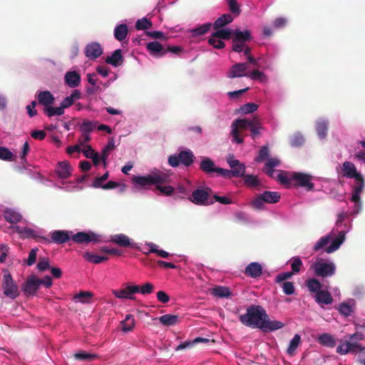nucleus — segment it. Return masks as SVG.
<instances>
[{
	"label": "nucleus",
	"mask_w": 365,
	"mask_h": 365,
	"mask_svg": "<svg viewBox=\"0 0 365 365\" xmlns=\"http://www.w3.org/2000/svg\"><path fill=\"white\" fill-rule=\"evenodd\" d=\"M132 182L140 188L148 189L150 185L170 183V176L158 170L145 176L134 175L132 177Z\"/></svg>",
	"instance_id": "1"
},
{
	"label": "nucleus",
	"mask_w": 365,
	"mask_h": 365,
	"mask_svg": "<svg viewBox=\"0 0 365 365\" xmlns=\"http://www.w3.org/2000/svg\"><path fill=\"white\" fill-rule=\"evenodd\" d=\"M269 317L267 312L260 305H251L247 309V313L240 316V323L247 327L258 324Z\"/></svg>",
	"instance_id": "2"
},
{
	"label": "nucleus",
	"mask_w": 365,
	"mask_h": 365,
	"mask_svg": "<svg viewBox=\"0 0 365 365\" xmlns=\"http://www.w3.org/2000/svg\"><path fill=\"white\" fill-rule=\"evenodd\" d=\"M312 269L314 274L322 278H327L334 275L336 267L332 262H327L322 259H318L312 264Z\"/></svg>",
	"instance_id": "3"
},
{
	"label": "nucleus",
	"mask_w": 365,
	"mask_h": 365,
	"mask_svg": "<svg viewBox=\"0 0 365 365\" xmlns=\"http://www.w3.org/2000/svg\"><path fill=\"white\" fill-rule=\"evenodd\" d=\"M232 51L241 53L245 43L251 40V33L249 30L241 31L240 29L233 30L232 36Z\"/></svg>",
	"instance_id": "4"
},
{
	"label": "nucleus",
	"mask_w": 365,
	"mask_h": 365,
	"mask_svg": "<svg viewBox=\"0 0 365 365\" xmlns=\"http://www.w3.org/2000/svg\"><path fill=\"white\" fill-rule=\"evenodd\" d=\"M194 155L191 150H181L178 155H172L169 156L168 163L173 168L178 167L180 163L189 167L193 163Z\"/></svg>",
	"instance_id": "5"
},
{
	"label": "nucleus",
	"mask_w": 365,
	"mask_h": 365,
	"mask_svg": "<svg viewBox=\"0 0 365 365\" xmlns=\"http://www.w3.org/2000/svg\"><path fill=\"white\" fill-rule=\"evenodd\" d=\"M354 183L351 187V198L350 200L354 202V212L359 213V210H361L362 202L360 200V195L364 192V180L363 178H354Z\"/></svg>",
	"instance_id": "6"
},
{
	"label": "nucleus",
	"mask_w": 365,
	"mask_h": 365,
	"mask_svg": "<svg viewBox=\"0 0 365 365\" xmlns=\"http://www.w3.org/2000/svg\"><path fill=\"white\" fill-rule=\"evenodd\" d=\"M212 191L209 187L197 188L191 194L190 202L198 205H207L213 203L212 199L210 198Z\"/></svg>",
	"instance_id": "7"
},
{
	"label": "nucleus",
	"mask_w": 365,
	"mask_h": 365,
	"mask_svg": "<svg viewBox=\"0 0 365 365\" xmlns=\"http://www.w3.org/2000/svg\"><path fill=\"white\" fill-rule=\"evenodd\" d=\"M1 288L4 290V294L6 297L15 299L19 296L18 286L14 282L11 274L8 272L4 274L3 284Z\"/></svg>",
	"instance_id": "8"
},
{
	"label": "nucleus",
	"mask_w": 365,
	"mask_h": 365,
	"mask_svg": "<svg viewBox=\"0 0 365 365\" xmlns=\"http://www.w3.org/2000/svg\"><path fill=\"white\" fill-rule=\"evenodd\" d=\"M291 180L294 182V185H293L294 187H302L309 191L312 190L314 187V185L310 181L312 176L304 173H292Z\"/></svg>",
	"instance_id": "9"
},
{
	"label": "nucleus",
	"mask_w": 365,
	"mask_h": 365,
	"mask_svg": "<svg viewBox=\"0 0 365 365\" xmlns=\"http://www.w3.org/2000/svg\"><path fill=\"white\" fill-rule=\"evenodd\" d=\"M282 327H284L283 322L278 320H271L269 317L262 320L259 324L252 327V328L259 329L266 333L277 331Z\"/></svg>",
	"instance_id": "10"
},
{
	"label": "nucleus",
	"mask_w": 365,
	"mask_h": 365,
	"mask_svg": "<svg viewBox=\"0 0 365 365\" xmlns=\"http://www.w3.org/2000/svg\"><path fill=\"white\" fill-rule=\"evenodd\" d=\"M40 240L43 243L54 242L58 245H62L70 240V234L65 230H54L51 232V239L48 237H40Z\"/></svg>",
	"instance_id": "11"
},
{
	"label": "nucleus",
	"mask_w": 365,
	"mask_h": 365,
	"mask_svg": "<svg viewBox=\"0 0 365 365\" xmlns=\"http://www.w3.org/2000/svg\"><path fill=\"white\" fill-rule=\"evenodd\" d=\"M72 240L80 244L98 243L101 242V236L93 232H78L73 235Z\"/></svg>",
	"instance_id": "12"
},
{
	"label": "nucleus",
	"mask_w": 365,
	"mask_h": 365,
	"mask_svg": "<svg viewBox=\"0 0 365 365\" xmlns=\"http://www.w3.org/2000/svg\"><path fill=\"white\" fill-rule=\"evenodd\" d=\"M112 293L118 299H134L133 295L138 293L137 285H126L121 289H113Z\"/></svg>",
	"instance_id": "13"
},
{
	"label": "nucleus",
	"mask_w": 365,
	"mask_h": 365,
	"mask_svg": "<svg viewBox=\"0 0 365 365\" xmlns=\"http://www.w3.org/2000/svg\"><path fill=\"white\" fill-rule=\"evenodd\" d=\"M247 68V63H237L230 67V69L227 72V78L233 79L245 77L248 73Z\"/></svg>",
	"instance_id": "14"
},
{
	"label": "nucleus",
	"mask_w": 365,
	"mask_h": 365,
	"mask_svg": "<svg viewBox=\"0 0 365 365\" xmlns=\"http://www.w3.org/2000/svg\"><path fill=\"white\" fill-rule=\"evenodd\" d=\"M84 54L86 58L90 60H96L100 57L102 54V48L101 44L97 42H91L86 46L84 48Z\"/></svg>",
	"instance_id": "15"
},
{
	"label": "nucleus",
	"mask_w": 365,
	"mask_h": 365,
	"mask_svg": "<svg viewBox=\"0 0 365 365\" xmlns=\"http://www.w3.org/2000/svg\"><path fill=\"white\" fill-rule=\"evenodd\" d=\"M342 175L349 179H354L359 178H363L356 170V168L354 164L351 161H345L342 164Z\"/></svg>",
	"instance_id": "16"
},
{
	"label": "nucleus",
	"mask_w": 365,
	"mask_h": 365,
	"mask_svg": "<svg viewBox=\"0 0 365 365\" xmlns=\"http://www.w3.org/2000/svg\"><path fill=\"white\" fill-rule=\"evenodd\" d=\"M227 163L231 168V172H239L238 178L245 175V165L242 163L234 158L233 155L227 157Z\"/></svg>",
	"instance_id": "17"
},
{
	"label": "nucleus",
	"mask_w": 365,
	"mask_h": 365,
	"mask_svg": "<svg viewBox=\"0 0 365 365\" xmlns=\"http://www.w3.org/2000/svg\"><path fill=\"white\" fill-rule=\"evenodd\" d=\"M41 285L37 283V281H35V275H31L27 278L25 283L23 284L22 289L24 293L34 295L36 292L39 289Z\"/></svg>",
	"instance_id": "18"
},
{
	"label": "nucleus",
	"mask_w": 365,
	"mask_h": 365,
	"mask_svg": "<svg viewBox=\"0 0 365 365\" xmlns=\"http://www.w3.org/2000/svg\"><path fill=\"white\" fill-rule=\"evenodd\" d=\"M146 49L150 55L157 58L162 57L165 54V47L157 41L146 44Z\"/></svg>",
	"instance_id": "19"
},
{
	"label": "nucleus",
	"mask_w": 365,
	"mask_h": 365,
	"mask_svg": "<svg viewBox=\"0 0 365 365\" xmlns=\"http://www.w3.org/2000/svg\"><path fill=\"white\" fill-rule=\"evenodd\" d=\"M56 173L60 179H66L70 177L71 167L67 161L58 162L56 168Z\"/></svg>",
	"instance_id": "20"
},
{
	"label": "nucleus",
	"mask_w": 365,
	"mask_h": 365,
	"mask_svg": "<svg viewBox=\"0 0 365 365\" xmlns=\"http://www.w3.org/2000/svg\"><path fill=\"white\" fill-rule=\"evenodd\" d=\"M245 274L250 278H259L262 274V265L258 262H250L245 267Z\"/></svg>",
	"instance_id": "21"
},
{
	"label": "nucleus",
	"mask_w": 365,
	"mask_h": 365,
	"mask_svg": "<svg viewBox=\"0 0 365 365\" xmlns=\"http://www.w3.org/2000/svg\"><path fill=\"white\" fill-rule=\"evenodd\" d=\"M314 301L322 307L324 305L331 304L333 297L328 291H321L314 294Z\"/></svg>",
	"instance_id": "22"
},
{
	"label": "nucleus",
	"mask_w": 365,
	"mask_h": 365,
	"mask_svg": "<svg viewBox=\"0 0 365 365\" xmlns=\"http://www.w3.org/2000/svg\"><path fill=\"white\" fill-rule=\"evenodd\" d=\"M257 197L266 201V203H277L281 199V195L276 191H265L260 195H257Z\"/></svg>",
	"instance_id": "23"
},
{
	"label": "nucleus",
	"mask_w": 365,
	"mask_h": 365,
	"mask_svg": "<svg viewBox=\"0 0 365 365\" xmlns=\"http://www.w3.org/2000/svg\"><path fill=\"white\" fill-rule=\"evenodd\" d=\"M110 242L124 248L132 247L130 238L125 234H115L110 237Z\"/></svg>",
	"instance_id": "24"
},
{
	"label": "nucleus",
	"mask_w": 365,
	"mask_h": 365,
	"mask_svg": "<svg viewBox=\"0 0 365 365\" xmlns=\"http://www.w3.org/2000/svg\"><path fill=\"white\" fill-rule=\"evenodd\" d=\"M37 101L38 104L47 107V106H51L54 103V97L52 93L48 91L39 92L37 94Z\"/></svg>",
	"instance_id": "25"
},
{
	"label": "nucleus",
	"mask_w": 365,
	"mask_h": 365,
	"mask_svg": "<svg viewBox=\"0 0 365 365\" xmlns=\"http://www.w3.org/2000/svg\"><path fill=\"white\" fill-rule=\"evenodd\" d=\"M81 77L76 71H68L65 75V82L70 88L79 86Z\"/></svg>",
	"instance_id": "26"
},
{
	"label": "nucleus",
	"mask_w": 365,
	"mask_h": 365,
	"mask_svg": "<svg viewBox=\"0 0 365 365\" xmlns=\"http://www.w3.org/2000/svg\"><path fill=\"white\" fill-rule=\"evenodd\" d=\"M4 218L6 222L11 224H15L21 222V215L19 212L13 209L6 208L4 211Z\"/></svg>",
	"instance_id": "27"
},
{
	"label": "nucleus",
	"mask_w": 365,
	"mask_h": 365,
	"mask_svg": "<svg viewBox=\"0 0 365 365\" xmlns=\"http://www.w3.org/2000/svg\"><path fill=\"white\" fill-rule=\"evenodd\" d=\"M232 15L233 14H225L220 16V17L215 21L214 24H212V26L214 27L215 29H220L226 26L233 21Z\"/></svg>",
	"instance_id": "28"
},
{
	"label": "nucleus",
	"mask_w": 365,
	"mask_h": 365,
	"mask_svg": "<svg viewBox=\"0 0 365 365\" xmlns=\"http://www.w3.org/2000/svg\"><path fill=\"white\" fill-rule=\"evenodd\" d=\"M123 56L122 51L120 48H118L114 52H113L112 55L108 56L106 58V63L110 64L115 67H117L123 63Z\"/></svg>",
	"instance_id": "29"
},
{
	"label": "nucleus",
	"mask_w": 365,
	"mask_h": 365,
	"mask_svg": "<svg viewBox=\"0 0 365 365\" xmlns=\"http://www.w3.org/2000/svg\"><path fill=\"white\" fill-rule=\"evenodd\" d=\"M98 125V122L96 120H83L80 125L79 130L81 134H91Z\"/></svg>",
	"instance_id": "30"
},
{
	"label": "nucleus",
	"mask_w": 365,
	"mask_h": 365,
	"mask_svg": "<svg viewBox=\"0 0 365 365\" xmlns=\"http://www.w3.org/2000/svg\"><path fill=\"white\" fill-rule=\"evenodd\" d=\"M216 30L217 31L212 32L210 38L230 40L231 39L232 35H233V31L230 30V29H218Z\"/></svg>",
	"instance_id": "31"
},
{
	"label": "nucleus",
	"mask_w": 365,
	"mask_h": 365,
	"mask_svg": "<svg viewBox=\"0 0 365 365\" xmlns=\"http://www.w3.org/2000/svg\"><path fill=\"white\" fill-rule=\"evenodd\" d=\"M219 168L215 166V163L210 158H205L200 162V169L202 172L210 174L213 173Z\"/></svg>",
	"instance_id": "32"
},
{
	"label": "nucleus",
	"mask_w": 365,
	"mask_h": 365,
	"mask_svg": "<svg viewBox=\"0 0 365 365\" xmlns=\"http://www.w3.org/2000/svg\"><path fill=\"white\" fill-rule=\"evenodd\" d=\"M211 28V23L207 22L204 24H202L195 29H192L189 30V33H190L191 36L197 37L200 36H202L210 31Z\"/></svg>",
	"instance_id": "33"
},
{
	"label": "nucleus",
	"mask_w": 365,
	"mask_h": 365,
	"mask_svg": "<svg viewBox=\"0 0 365 365\" xmlns=\"http://www.w3.org/2000/svg\"><path fill=\"white\" fill-rule=\"evenodd\" d=\"M158 321H160V324L167 327L175 326L179 322V317L167 314L158 317Z\"/></svg>",
	"instance_id": "34"
},
{
	"label": "nucleus",
	"mask_w": 365,
	"mask_h": 365,
	"mask_svg": "<svg viewBox=\"0 0 365 365\" xmlns=\"http://www.w3.org/2000/svg\"><path fill=\"white\" fill-rule=\"evenodd\" d=\"M81 93L79 90L73 91L70 96L63 98L62 103H61V107L68 108L73 104V103L80 99Z\"/></svg>",
	"instance_id": "35"
},
{
	"label": "nucleus",
	"mask_w": 365,
	"mask_h": 365,
	"mask_svg": "<svg viewBox=\"0 0 365 365\" xmlns=\"http://www.w3.org/2000/svg\"><path fill=\"white\" fill-rule=\"evenodd\" d=\"M83 258L86 261L96 264L107 262L108 259L106 256L96 255L88 252L83 253Z\"/></svg>",
	"instance_id": "36"
},
{
	"label": "nucleus",
	"mask_w": 365,
	"mask_h": 365,
	"mask_svg": "<svg viewBox=\"0 0 365 365\" xmlns=\"http://www.w3.org/2000/svg\"><path fill=\"white\" fill-rule=\"evenodd\" d=\"M210 293L218 298H229L231 296L229 288L223 286H216L210 290Z\"/></svg>",
	"instance_id": "37"
},
{
	"label": "nucleus",
	"mask_w": 365,
	"mask_h": 365,
	"mask_svg": "<svg viewBox=\"0 0 365 365\" xmlns=\"http://www.w3.org/2000/svg\"><path fill=\"white\" fill-rule=\"evenodd\" d=\"M17 231L19 234L22 235V237L26 238H33L36 240L37 242H41L40 238L42 237L41 236H39L37 235V232H36L34 230H33L30 227H17Z\"/></svg>",
	"instance_id": "38"
},
{
	"label": "nucleus",
	"mask_w": 365,
	"mask_h": 365,
	"mask_svg": "<svg viewBox=\"0 0 365 365\" xmlns=\"http://www.w3.org/2000/svg\"><path fill=\"white\" fill-rule=\"evenodd\" d=\"M327 125H329V121L327 120H319L316 123L317 134L321 139H324L327 136Z\"/></svg>",
	"instance_id": "39"
},
{
	"label": "nucleus",
	"mask_w": 365,
	"mask_h": 365,
	"mask_svg": "<svg viewBox=\"0 0 365 365\" xmlns=\"http://www.w3.org/2000/svg\"><path fill=\"white\" fill-rule=\"evenodd\" d=\"M200 342L207 343L208 339L202 338V337H197L192 341H185L182 344H179L178 346H177L176 351H181L183 349H189L191 347H192L195 344H196L197 343H200Z\"/></svg>",
	"instance_id": "40"
},
{
	"label": "nucleus",
	"mask_w": 365,
	"mask_h": 365,
	"mask_svg": "<svg viewBox=\"0 0 365 365\" xmlns=\"http://www.w3.org/2000/svg\"><path fill=\"white\" fill-rule=\"evenodd\" d=\"M128 35V27L125 24H119L115 28L114 36L115 38L123 41Z\"/></svg>",
	"instance_id": "41"
},
{
	"label": "nucleus",
	"mask_w": 365,
	"mask_h": 365,
	"mask_svg": "<svg viewBox=\"0 0 365 365\" xmlns=\"http://www.w3.org/2000/svg\"><path fill=\"white\" fill-rule=\"evenodd\" d=\"M307 289L312 293H317L319 292H327L326 290H322V284L317 279H309L307 281Z\"/></svg>",
	"instance_id": "42"
},
{
	"label": "nucleus",
	"mask_w": 365,
	"mask_h": 365,
	"mask_svg": "<svg viewBox=\"0 0 365 365\" xmlns=\"http://www.w3.org/2000/svg\"><path fill=\"white\" fill-rule=\"evenodd\" d=\"M231 128H232V130L236 129V130H243L245 129H250L252 128V125L246 120V118L237 119L233 121L232 125H231Z\"/></svg>",
	"instance_id": "43"
},
{
	"label": "nucleus",
	"mask_w": 365,
	"mask_h": 365,
	"mask_svg": "<svg viewBox=\"0 0 365 365\" xmlns=\"http://www.w3.org/2000/svg\"><path fill=\"white\" fill-rule=\"evenodd\" d=\"M122 331L124 332H130L132 331L135 325L134 317L131 314L126 315L125 319L122 321Z\"/></svg>",
	"instance_id": "44"
},
{
	"label": "nucleus",
	"mask_w": 365,
	"mask_h": 365,
	"mask_svg": "<svg viewBox=\"0 0 365 365\" xmlns=\"http://www.w3.org/2000/svg\"><path fill=\"white\" fill-rule=\"evenodd\" d=\"M64 109H66V108H63L61 106L52 107L51 106H47V107H44V112H46V114L48 118H51L55 115H63Z\"/></svg>",
	"instance_id": "45"
},
{
	"label": "nucleus",
	"mask_w": 365,
	"mask_h": 365,
	"mask_svg": "<svg viewBox=\"0 0 365 365\" xmlns=\"http://www.w3.org/2000/svg\"><path fill=\"white\" fill-rule=\"evenodd\" d=\"M344 242V235L343 234H340L339 236H338L335 240L332 241V243H331L330 246L326 247V252L327 253H331L336 250H338L340 247V245H342Z\"/></svg>",
	"instance_id": "46"
},
{
	"label": "nucleus",
	"mask_w": 365,
	"mask_h": 365,
	"mask_svg": "<svg viewBox=\"0 0 365 365\" xmlns=\"http://www.w3.org/2000/svg\"><path fill=\"white\" fill-rule=\"evenodd\" d=\"M227 5H228L229 11H230L231 15L235 16H238L240 15L241 9L240 5L238 4L237 0H226Z\"/></svg>",
	"instance_id": "47"
},
{
	"label": "nucleus",
	"mask_w": 365,
	"mask_h": 365,
	"mask_svg": "<svg viewBox=\"0 0 365 365\" xmlns=\"http://www.w3.org/2000/svg\"><path fill=\"white\" fill-rule=\"evenodd\" d=\"M319 343L322 346H327L328 347H334L336 343L333 336L328 334H323L319 336Z\"/></svg>",
	"instance_id": "48"
},
{
	"label": "nucleus",
	"mask_w": 365,
	"mask_h": 365,
	"mask_svg": "<svg viewBox=\"0 0 365 365\" xmlns=\"http://www.w3.org/2000/svg\"><path fill=\"white\" fill-rule=\"evenodd\" d=\"M115 149V143L113 140L108 141L107 145L103 147V150H101V161L103 162V165H106V160L108 159L109 155V152Z\"/></svg>",
	"instance_id": "49"
},
{
	"label": "nucleus",
	"mask_w": 365,
	"mask_h": 365,
	"mask_svg": "<svg viewBox=\"0 0 365 365\" xmlns=\"http://www.w3.org/2000/svg\"><path fill=\"white\" fill-rule=\"evenodd\" d=\"M299 344L300 335L295 334L294 336H293L292 339H291L289 346H288L287 354L289 356L294 355V353H295V351L296 349H297V347Z\"/></svg>",
	"instance_id": "50"
},
{
	"label": "nucleus",
	"mask_w": 365,
	"mask_h": 365,
	"mask_svg": "<svg viewBox=\"0 0 365 365\" xmlns=\"http://www.w3.org/2000/svg\"><path fill=\"white\" fill-rule=\"evenodd\" d=\"M345 346L349 347V354L365 353V347L356 342H346Z\"/></svg>",
	"instance_id": "51"
},
{
	"label": "nucleus",
	"mask_w": 365,
	"mask_h": 365,
	"mask_svg": "<svg viewBox=\"0 0 365 365\" xmlns=\"http://www.w3.org/2000/svg\"><path fill=\"white\" fill-rule=\"evenodd\" d=\"M214 173H217L219 175L226 178L231 179L233 177L238 178V171H231V170H226L224 168H217L215 170Z\"/></svg>",
	"instance_id": "52"
},
{
	"label": "nucleus",
	"mask_w": 365,
	"mask_h": 365,
	"mask_svg": "<svg viewBox=\"0 0 365 365\" xmlns=\"http://www.w3.org/2000/svg\"><path fill=\"white\" fill-rule=\"evenodd\" d=\"M245 185L247 187H258L260 185L257 176L253 175H245L242 176Z\"/></svg>",
	"instance_id": "53"
},
{
	"label": "nucleus",
	"mask_w": 365,
	"mask_h": 365,
	"mask_svg": "<svg viewBox=\"0 0 365 365\" xmlns=\"http://www.w3.org/2000/svg\"><path fill=\"white\" fill-rule=\"evenodd\" d=\"M74 357L76 359L80 361H93L96 359L98 356L95 354H88L85 351H81L75 354Z\"/></svg>",
	"instance_id": "54"
},
{
	"label": "nucleus",
	"mask_w": 365,
	"mask_h": 365,
	"mask_svg": "<svg viewBox=\"0 0 365 365\" xmlns=\"http://www.w3.org/2000/svg\"><path fill=\"white\" fill-rule=\"evenodd\" d=\"M151 21L147 18L139 19L135 23V29L137 30H145L151 28Z\"/></svg>",
	"instance_id": "55"
},
{
	"label": "nucleus",
	"mask_w": 365,
	"mask_h": 365,
	"mask_svg": "<svg viewBox=\"0 0 365 365\" xmlns=\"http://www.w3.org/2000/svg\"><path fill=\"white\" fill-rule=\"evenodd\" d=\"M291 272L293 273H299L300 268L302 267V261L298 257H294L290 260Z\"/></svg>",
	"instance_id": "56"
},
{
	"label": "nucleus",
	"mask_w": 365,
	"mask_h": 365,
	"mask_svg": "<svg viewBox=\"0 0 365 365\" xmlns=\"http://www.w3.org/2000/svg\"><path fill=\"white\" fill-rule=\"evenodd\" d=\"M331 242V237L329 235L322 237L319 241L314 244V252L319 251V250L325 247Z\"/></svg>",
	"instance_id": "57"
},
{
	"label": "nucleus",
	"mask_w": 365,
	"mask_h": 365,
	"mask_svg": "<svg viewBox=\"0 0 365 365\" xmlns=\"http://www.w3.org/2000/svg\"><path fill=\"white\" fill-rule=\"evenodd\" d=\"M137 289H138V293L142 294H150L153 292L154 286L150 282H146L141 286L137 285Z\"/></svg>",
	"instance_id": "58"
},
{
	"label": "nucleus",
	"mask_w": 365,
	"mask_h": 365,
	"mask_svg": "<svg viewBox=\"0 0 365 365\" xmlns=\"http://www.w3.org/2000/svg\"><path fill=\"white\" fill-rule=\"evenodd\" d=\"M258 108V105L254 103H248L242 105L240 107V111L242 114H250L254 111L257 110Z\"/></svg>",
	"instance_id": "59"
},
{
	"label": "nucleus",
	"mask_w": 365,
	"mask_h": 365,
	"mask_svg": "<svg viewBox=\"0 0 365 365\" xmlns=\"http://www.w3.org/2000/svg\"><path fill=\"white\" fill-rule=\"evenodd\" d=\"M277 179H278V181L280 182L282 185L287 187H289L292 184L291 176L289 177L285 171H280L278 176H277Z\"/></svg>",
	"instance_id": "60"
},
{
	"label": "nucleus",
	"mask_w": 365,
	"mask_h": 365,
	"mask_svg": "<svg viewBox=\"0 0 365 365\" xmlns=\"http://www.w3.org/2000/svg\"><path fill=\"white\" fill-rule=\"evenodd\" d=\"M93 296L91 292H80L79 294L75 295L74 299H78L82 303H89V299Z\"/></svg>",
	"instance_id": "61"
},
{
	"label": "nucleus",
	"mask_w": 365,
	"mask_h": 365,
	"mask_svg": "<svg viewBox=\"0 0 365 365\" xmlns=\"http://www.w3.org/2000/svg\"><path fill=\"white\" fill-rule=\"evenodd\" d=\"M163 184H158L155 186V190L160 191L162 195L165 196H170L175 191V189L173 186L165 185L163 186Z\"/></svg>",
	"instance_id": "62"
},
{
	"label": "nucleus",
	"mask_w": 365,
	"mask_h": 365,
	"mask_svg": "<svg viewBox=\"0 0 365 365\" xmlns=\"http://www.w3.org/2000/svg\"><path fill=\"white\" fill-rule=\"evenodd\" d=\"M269 148L266 145H264L259 149V155H257V158H255V162L261 163L264 161L267 157H269Z\"/></svg>",
	"instance_id": "63"
},
{
	"label": "nucleus",
	"mask_w": 365,
	"mask_h": 365,
	"mask_svg": "<svg viewBox=\"0 0 365 365\" xmlns=\"http://www.w3.org/2000/svg\"><path fill=\"white\" fill-rule=\"evenodd\" d=\"M281 287H282L283 293L287 295H292L295 292V287H294L293 282H282V284H281Z\"/></svg>",
	"instance_id": "64"
}]
</instances>
